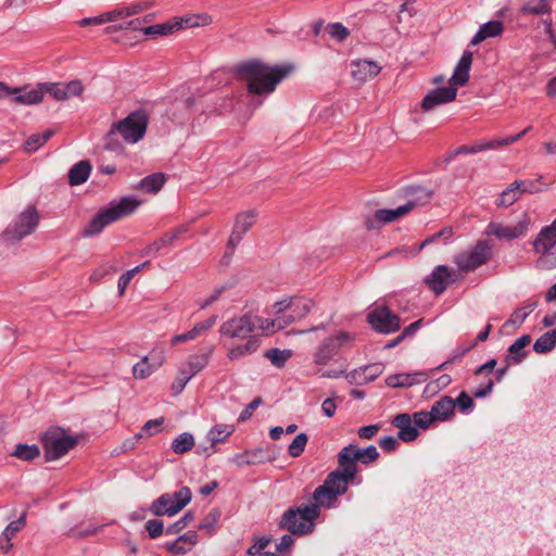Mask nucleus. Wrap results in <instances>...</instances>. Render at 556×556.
<instances>
[{
  "label": "nucleus",
  "instance_id": "nucleus-55",
  "mask_svg": "<svg viewBox=\"0 0 556 556\" xmlns=\"http://www.w3.org/2000/svg\"><path fill=\"white\" fill-rule=\"evenodd\" d=\"M164 424V418L160 417L156 419L148 420L141 428V432L143 435L152 437L155 433L161 431V426Z\"/></svg>",
  "mask_w": 556,
  "mask_h": 556
},
{
  "label": "nucleus",
  "instance_id": "nucleus-43",
  "mask_svg": "<svg viewBox=\"0 0 556 556\" xmlns=\"http://www.w3.org/2000/svg\"><path fill=\"white\" fill-rule=\"evenodd\" d=\"M194 445L193 435L189 432H184L177 437L172 443V450L176 454H184L190 451Z\"/></svg>",
  "mask_w": 556,
  "mask_h": 556
},
{
  "label": "nucleus",
  "instance_id": "nucleus-4",
  "mask_svg": "<svg viewBox=\"0 0 556 556\" xmlns=\"http://www.w3.org/2000/svg\"><path fill=\"white\" fill-rule=\"evenodd\" d=\"M337 457V469L353 483L358 471L357 462L363 465H369L379 458V452L375 445L361 448L355 444H349L341 448Z\"/></svg>",
  "mask_w": 556,
  "mask_h": 556
},
{
  "label": "nucleus",
  "instance_id": "nucleus-33",
  "mask_svg": "<svg viewBox=\"0 0 556 556\" xmlns=\"http://www.w3.org/2000/svg\"><path fill=\"white\" fill-rule=\"evenodd\" d=\"M91 164L87 160L79 161L68 172V184L78 186L87 181L91 172Z\"/></svg>",
  "mask_w": 556,
  "mask_h": 556
},
{
  "label": "nucleus",
  "instance_id": "nucleus-64",
  "mask_svg": "<svg viewBox=\"0 0 556 556\" xmlns=\"http://www.w3.org/2000/svg\"><path fill=\"white\" fill-rule=\"evenodd\" d=\"M270 540L266 536L260 538L257 542H255L253 545H251L248 548V554L251 556H255L261 553V551L265 549L267 545L269 544Z\"/></svg>",
  "mask_w": 556,
  "mask_h": 556
},
{
  "label": "nucleus",
  "instance_id": "nucleus-42",
  "mask_svg": "<svg viewBox=\"0 0 556 556\" xmlns=\"http://www.w3.org/2000/svg\"><path fill=\"white\" fill-rule=\"evenodd\" d=\"M53 134L54 131L52 129H47L42 134L31 135L24 143L25 151L28 153L37 151L53 136Z\"/></svg>",
  "mask_w": 556,
  "mask_h": 556
},
{
  "label": "nucleus",
  "instance_id": "nucleus-56",
  "mask_svg": "<svg viewBox=\"0 0 556 556\" xmlns=\"http://www.w3.org/2000/svg\"><path fill=\"white\" fill-rule=\"evenodd\" d=\"M146 530L151 539L161 536L164 532V523L160 519H150L146 522Z\"/></svg>",
  "mask_w": 556,
  "mask_h": 556
},
{
  "label": "nucleus",
  "instance_id": "nucleus-2",
  "mask_svg": "<svg viewBox=\"0 0 556 556\" xmlns=\"http://www.w3.org/2000/svg\"><path fill=\"white\" fill-rule=\"evenodd\" d=\"M148 123L149 117L144 110L131 112L124 119L118 121L111 126V129L104 139V148L113 152L122 151L123 146L118 140V136H121L127 143H137L144 137Z\"/></svg>",
  "mask_w": 556,
  "mask_h": 556
},
{
  "label": "nucleus",
  "instance_id": "nucleus-3",
  "mask_svg": "<svg viewBox=\"0 0 556 556\" xmlns=\"http://www.w3.org/2000/svg\"><path fill=\"white\" fill-rule=\"evenodd\" d=\"M140 201L131 197H124L116 203L94 215L81 231L83 237L99 235L108 225L132 214Z\"/></svg>",
  "mask_w": 556,
  "mask_h": 556
},
{
  "label": "nucleus",
  "instance_id": "nucleus-22",
  "mask_svg": "<svg viewBox=\"0 0 556 556\" xmlns=\"http://www.w3.org/2000/svg\"><path fill=\"white\" fill-rule=\"evenodd\" d=\"M447 363H442L440 366L430 369L429 371H416L414 374H395L386 378L384 382H402V379L412 378V382H424L427 380H432V382H452V378L448 375H442L439 378H434L433 374L437 370L444 368Z\"/></svg>",
  "mask_w": 556,
  "mask_h": 556
},
{
  "label": "nucleus",
  "instance_id": "nucleus-10",
  "mask_svg": "<svg viewBox=\"0 0 556 556\" xmlns=\"http://www.w3.org/2000/svg\"><path fill=\"white\" fill-rule=\"evenodd\" d=\"M492 244L488 240H480L467 254L456 257V264L463 271H471L485 264L491 256Z\"/></svg>",
  "mask_w": 556,
  "mask_h": 556
},
{
  "label": "nucleus",
  "instance_id": "nucleus-59",
  "mask_svg": "<svg viewBox=\"0 0 556 556\" xmlns=\"http://www.w3.org/2000/svg\"><path fill=\"white\" fill-rule=\"evenodd\" d=\"M263 404V399L261 396H256L239 415L238 417V421L239 422H244L247 420H249L252 415H253V412L260 407L261 405Z\"/></svg>",
  "mask_w": 556,
  "mask_h": 556
},
{
  "label": "nucleus",
  "instance_id": "nucleus-26",
  "mask_svg": "<svg viewBox=\"0 0 556 556\" xmlns=\"http://www.w3.org/2000/svg\"><path fill=\"white\" fill-rule=\"evenodd\" d=\"M472 64V52L465 51L459 59L454 73L450 79V86H465L469 80V71Z\"/></svg>",
  "mask_w": 556,
  "mask_h": 556
},
{
  "label": "nucleus",
  "instance_id": "nucleus-58",
  "mask_svg": "<svg viewBox=\"0 0 556 556\" xmlns=\"http://www.w3.org/2000/svg\"><path fill=\"white\" fill-rule=\"evenodd\" d=\"M454 402L455 407L457 406L463 413H467L473 407L472 397L465 391L460 392Z\"/></svg>",
  "mask_w": 556,
  "mask_h": 556
},
{
  "label": "nucleus",
  "instance_id": "nucleus-54",
  "mask_svg": "<svg viewBox=\"0 0 556 556\" xmlns=\"http://www.w3.org/2000/svg\"><path fill=\"white\" fill-rule=\"evenodd\" d=\"M535 306L536 303H532L527 306L516 308L506 324L521 325L530 315V313L535 308Z\"/></svg>",
  "mask_w": 556,
  "mask_h": 556
},
{
  "label": "nucleus",
  "instance_id": "nucleus-6",
  "mask_svg": "<svg viewBox=\"0 0 556 556\" xmlns=\"http://www.w3.org/2000/svg\"><path fill=\"white\" fill-rule=\"evenodd\" d=\"M350 483L338 469H334L328 473L324 483L314 490L312 497L320 507L331 508L338 496L348 492Z\"/></svg>",
  "mask_w": 556,
  "mask_h": 556
},
{
  "label": "nucleus",
  "instance_id": "nucleus-12",
  "mask_svg": "<svg viewBox=\"0 0 556 556\" xmlns=\"http://www.w3.org/2000/svg\"><path fill=\"white\" fill-rule=\"evenodd\" d=\"M256 325L251 314H244L239 317L231 318L222 324L219 332L222 336L229 338L249 339L255 330Z\"/></svg>",
  "mask_w": 556,
  "mask_h": 556
},
{
  "label": "nucleus",
  "instance_id": "nucleus-32",
  "mask_svg": "<svg viewBox=\"0 0 556 556\" xmlns=\"http://www.w3.org/2000/svg\"><path fill=\"white\" fill-rule=\"evenodd\" d=\"M263 454L264 447L248 450L243 453L235 454L231 462L238 467L260 465L264 464Z\"/></svg>",
  "mask_w": 556,
  "mask_h": 556
},
{
  "label": "nucleus",
  "instance_id": "nucleus-28",
  "mask_svg": "<svg viewBox=\"0 0 556 556\" xmlns=\"http://www.w3.org/2000/svg\"><path fill=\"white\" fill-rule=\"evenodd\" d=\"M531 336L523 334L515 340L513 344L508 348V354L505 358L507 363L519 364L526 356L530 354L529 350L526 348L531 343Z\"/></svg>",
  "mask_w": 556,
  "mask_h": 556
},
{
  "label": "nucleus",
  "instance_id": "nucleus-62",
  "mask_svg": "<svg viewBox=\"0 0 556 556\" xmlns=\"http://www.w3.org/2000/svg\"><path fill=\"white\" fill-rule=\"evenodd\" d=\"M152 5H153L152 1L146 0V1H139V2L132 3L126 8H127V12H129V16H132V15L139 14V13L148 10Z\"/></svg>",
  "mask_w": 556,
  "mask_h": 556
},
{
  "label": "nucleus",
  "instance_id": "nucleus-39",
  "mask_svg": "<svg viewBox=\"0 0 556 556\" xmlns=\"http://www.w3.org/2000/svg\"><path fill=\"white\" fill-rule=\"evenodd\" d=\"M549 10L548 0H528L520 8V13L523 15H542L548 13Z\"/></svg>",
  "mask_w": 556,
  "mask_h": 556
},
{
  "label": "nucleus",
  "instance_id": "nucleus-34",
  "mask_svg": "<svg viewBox=\"0 0 556 556\" xmlns=\"http://www.w3.org/2000/svg\"><path fill=\"white\" fill-rule=\"evenodd\" d=\"M432 413L435 415L438 421H445L454 415L455 402L451 396H443L431 407Z\"/></svg>",
  "mask_w": 556,
  "mask_h": 556
},
{
  "label": "nucleus",
  "instance_id": "nucleus-47",
  "mask_svg": "<svg viewBox=\"0 0 556 556\" xmlns=\"http://www.w3.org/2000/svg\"><path fill=\"white\" fill-rule=\"evenodd\" d=\"M222 516L219 508H212L208 514L203 518L199 525L200 530L206 531L208 534H213L215 526Z\"/></svg>",
  "mask_w": 556,
  "mask_h": 556
},
{
  "label": "nucleus",
  "instance_id": "nucleus-44",
  "mask_svg": "<svg viewBox=\"0 0 556 556\" xmlns=\"http://www.w3.org/2000/svg\"><path fill=\"white\" fill-rule=\"evenodd\" d=\"M264 356L270 361L276 367L285 366L286 362L291 357L290 350L269 349L264 353Z\"/></svg>",
  "mask_w": 556,
  "mask_h": 556
},
{
  "label": "nucleus",
  "instance_id": "nucleus-41",
  "mask_svg": "<svg viewBox=\"0 0 556 556\" xmlns=\"http://www.w3.org/2000/svg\"><path fill=\"white\" fill-rule=\"evenodd\" d=\"M410 212L409 205H401L397 208L389 210V208H381L377 210V218L382 222V224L391 223L407 213Z\"/></svg>",
  "mask_w": 556,
  "mask_h": 556
},
{
  "label": "nucleus",
  "instance_id": "nucleus-36",
  "mask_svg": "<svg viewBox=\"0 0 556 556\" xmlns=\"http://www.w3.org/2000/svg\"><path fill=\"white\" fill-rule=\"evenodd\" d=\"M261 344L258 337H249L244 344L233 346L228 352V358L230 361H237L243 356L254 353Z\"/></svg>",
  "mask_w": 556,
  "mask_h": 556
},
{
  "label": "nucleus",
  "instance_id": "nucleus-17",
  "mask_svg": "<svg viewBox=\"0 0 556 556\" xmlns=\"http://www.w3.org/2000/svg\"><path fill=\"white\" fill-rule=\"evenodd\" d=\"M530 129L531 126L527 127L526 129L516 135L508 136L503 139H494L482 143H475L472 146H460L453 151V155L478 153L488 149H497L501 147L511 144L521 139Z\"/></svg>",
  "mask_w": 556,
  "mask_h": 556
},
{
  "label": "nucleus",
  "instance_id": "nucleus-38",
  "mask_svg": "<svg viewBox=\"0 0 556 556\" xmlns=\"http://www.w3.org/2000/svg\"><path fill=\"white\" fill-rule=\"evenodd\" d=\"M165 180H166V178H165L164 174L155 173V174L144 177L140 181L139 187L142 190H144L146 192L156 193L162 189V187L165 184Z\"/></svg>",
  "mask_w": 556,
  "mask_h": 556
},
{
  "label": "nucleus",
  "instance_id": "nucleus-31",
  "mask_svg": "<svg viewBox=\"0 0 556 556\" xmlns=\"http://www.w3.org/2000/svg\"><path fill=\"white\" fill-rule=\"evenodd\" d=\"M406 195L412 198L405 204V205H409L410 211H412L416 206L427 204L433 195V190L428 189L422 186H410V187L406 188Z\"/></svg>",
  "mask_w": 556,
  "mask_h": 556
},
{
  "label": "nucleus",
  "instance_id": "nucleus-20",
  "mask_svg": "<svg viewBox=\"0 0 556 556\" xmlns=\"http://www.w3.org/2000/svg\"><path fill=\"white\" fill-rule=\"evenodd\" d=\"M456 96L457 88L453 86L432 89L424 97L421 101V109L426 112L431 111L438 105L454 101Z\"/></svg>",
  "mask_w": 556,
  "mask_h": 556
},
{
  "label": "nucleus",
  "instance_id": "nucleus-19",
  "mask_svg": "<svg viewBox=\"0 0 556 556\" xmlns=\"http://www.w3.org/2000/svg\"><path fill=\"white\" fill-rule=\"evenodd\" d=\"M530 225V217L523 214L522 218L516 225H504L502 223H491L489 232L498 239L511 240L522 236Z\"/></svg>",
  "mask_w": 556,
  "mask_h": 556
},
{
  "label": "nucleus",
  "instance_id": "nucleus-14",
  "mask_svg": "<svg viewBox=\"0 0 556 556\" xmlns=\"http://www.w3.org/2000/svg\"><path fill=\"white\" fill-rule=\"evenodd\" d=\"M353 339L350 332L341 331L337 336L324 340L315 354L316 363H328L342 348L349 345Z\"/></svg>",
  "mask_w": 556,
  "mask_h": 556
},
{
  "label": "nucleus",
  "instance_id": "nucleus-45",
  "mask_svg": "<svg viewBox=\"0 0 556 556\" xmlns=\"http://www.w3.org/2000/svg\"><path fill=\"white\" fill-rule=\"evenodd\" d=\"M296 508L299 509V516H301V520H303L305 523H315V520L320 515V506L316 502Z\"/></svg>",
  "mask_w": 556,
  "mask_h": 556
},
{
  "label": "nucleus",
  "instance_id": "nucleus-49",
  "mask_svg": "<svg viewBox=\"0 0 556 556\" xmlns=\"http://www.w3.org/2000/svg\"><path fill=\"white\" fill-rule=\"evenodd\" d=\"M312 306L313 302L311 300L293 298V304L290 311L293 316H296V319H301L311 312Z\"/></svg>",
  "mask_w": 556,
  "mask_h": 556
},
{
  "label": "nucleus",
  "instance_id": "nucleus-5",
  "mask_svg": "<svg viewBox=\"0 0 556 556\" xmlns=\"http://www.w3.org/2000/svg\"><path fill=\"white\" fill-rule=\"evenodd\" d=\"M47 462L60 459L78 444V438L60 427H51L40 437Z\"/></svg>",
  "mask_w": 556,
  "mask_h": 556
},
{
  "label": "nucleus",
  "instance_id": "nucleus-50",
  "mask_svg": "<svg viewBox=\"0 0 556 556\" xmlns=\"http://www.w3.org/2000/svg\"><path fill=\"white\" fill-rule=\"evenodd\" d=\"M26 523V511H24L21 517L12 522H10L2 532V541L12 540V538L20 532Z\"/></svg>",
  "mask_w": 556,
  "mask_h": 556
},
{
  "label": "nucleus",
  "instance_id": "nucleus-57",
  "mask_svg": "<svg viewBox=\"0 0 556 556\" xmlns=\"http://www.w3.org/2000/svg\"><path fill=\"white\" fill-rule=\"evenodd\" d=\"M329 35L339 41H343L350 35L349 29L341 23H331L328 25Z\"/></svg>",
  "mask_w": 556,
  "mask_h": 556
},
{
  "label": "nucleus",
  "instance_id": "nucleus-29",
  "mask_svg": "<svg viewBox=\"0 0 556 556\" xmlns=\"http://www.w3.org/2000/svg\"><path fill=\"white\" fill-rule=\"evenodd\" d=\"M18 92L14 93L13 101L18 104L31 105L42 101L43 94L40 84L36 88L28 90L27 86L15 87Z\"/></svg>",
  "mask_w": 556,
  "mask_h": 556
},
{
  "label": "nucleus",
  "instance_id": "nucleus-16",
  "mask_svg": "<svg viewBox=\"0 0 556 556\" xmlns=\"http://www.w3.org/2000/svg\"><path fill=\"white\" fill-rule=\"evenodd\" d=\"M165 356L162 349H153L140 362L134 365L132 375L135 379L143 380L149 378L164 363Z\"/></svg>",
  "mask_w": 556,
  "mask_h": 556
},
{
  "label": "nucleus",
  "instance_id": "nucleus-23",
  "mask_svg": "<svg viewBox=\"0 0 556 556\" xmlns=\"http://www.w3.org/2000/svg\"><path fill=\"white\" fill-rule=\"evenodd\" d=\"M186 24L189 27L198 26L199 23L194 17H187L185 20L175 21V22H166L163 24H154L148 27L142 28V33L147 36L159 37V36H167L173 34L175 30L181 29L182 24Z\"/></svg>",
  "mask_w": 556,
  "mask_h": 556
},
{
  "label": "nucleus",
  "instance_id": "nucleus-46",
  "mask_svg": "<svg viewBox=\"0 0 556 556\" xmlns=\"http://www.w3.org/2000/svg\"><path fill=\"white\" fill-rule=\"evenodd\" d=\"M521 193L518 189H515V184L511 182L508 188H506L500 195L496 204L497 206L508 207L513 205L519 198Z\"/></svg>",
  "mask_w": 556,
  "mask_h": 556
},
{
  "label": "nucleus",
  "instance_id": "nucleus-37",
  "mask_svg": "<svg viewBox=\"0 0 556 556\" xmlns=\"http://www.w3.org/2000/svg\"><path fill=\"white\" fill-rule=\"evenodd\" d=\"M11 456L25 462H31L40 456V448L36 444L29 445L20 443L15 446L14 451L11 453Z\"/></svg>",
  "mask_w": 556,
  "mask_h": 556
},
{
  "label": "nucleus",
  "instance_id": "nucleus-21",
  "mask_svg": "<svg viewBox=\"0 0 556 556\" xmlns=\"http://www.w3.org/2000/svg\"><path fill=\"white\" fill-rule=\"evenodd\" d=\"M453 273L447 266L439 265L425 278V283L435 295H440L454 282L452 278Z\"/></svg>",
  "mask_w": 556,
  "mask_h": 556
},
{
  "label": "nucleus",
  "instance_id": "nucleus-63",
  "mask_svg": "<svg viewBox=\"0 0 556 556\" xmlns=\"http://www.w3.org/2000/svg\"><path fill=\"white\" fill-rule=\"evenodd\" d=\"M380 447L388 453L394 452L399 446V441L394 437H386L379 441Z\"/></svg>",
  "mask_w": 556,
  "mask_h": 556
},
{
  "label": "nucleus",
  "instance_id": "nucleus-25",
  "mask_svg": "<svg viewBox=\"0 0 556 556\" xmlns=\"http://www.w3.org/2000/svg\"><path fill=\"white\" fill-rule=\"evenodd\" d=\"M413 424L414 419L407 413L397 414L392 420V425L399 429V439L403 442H412L417 439L419 431Z\"/></svg>",
  "mask_w": 556,
  "mask_h": 556
},
{
  "label": "nucleus",
  "instance_id": "nucleus-13",
  "mask_svg": "<svg viewBox=\"0 0 556 556\" xmlns=\"http://www.w3.org/2000/svg\"><path fill=\"white\" fill-rule=\"evenodd\" d=\"M368 324L378 332L391 333L401 327L400 317L387 306L378 307L367 315Z\"/></svg>",
  "mask_w": 556,
  "mask_h": 556
},
{
  "label": "nucleus",
  "instance_id": "nucleus-30",
  "mask_svg": "<svg viewBox=\"0 0 556 556\" xmlns=\"http://www.w3.org/2000/svg\"><path fill=\"white\" fill-rule=\"evenodd\" d=\"M503 29L504 26L501 21H490L484 23L471 39L470 45L477 46L488 38L496 37L503 33Z\"/></svg>",
  "mask_w": 556,
  "mask_h": 556
},
{
  "label": "nucleus",
  "instance_id": "nucleus-48",
  "mask_svg": "<svg viewBox=\"0 0 556 556\" xmlns=\"http://www.w3.org/2000/svg\"><path fill=\"white\" fill-rule=\"evenodd\" d=\"M414 425L416 428L428 429L433 422L438 421L432 410H420L413 414Z\"/></svg>",
  "mask_w": 556,
  "mask_h": 556
},
{
  "label": "nucleus",
  "instance_id": "nucleus-27",
  "mask_svg": "<svg viewBox=\"0 0 556 556\" xmlns=\"http://www.w3.org/2000/svg\"><path fill=\"white\" fill-rule=\"evenodd\" d=\"M381 71L378 63L369 60H357L352 62V76L355 80L366 81L376 77Z\"/></svg>",
  "mask_w": 556,
  "mask_h": 556
},
{
  "label": "nucleus",
  "instance_id": "nucleus-53",
  "mask_svg": "<svg viewBox=\"0 0 556 556\" xmlns=\"http://www.w3.org/2000/svg\"><path fill=\"white\" fill-rule=\"evenodd\" d=\"M555 345L556 343L554 339L547 331L544 334H542L539 339H536L533 345V350L539 354H544L551 352L555 348Z\"/></svg>",
  "mask_w": 556,
  "mask_h": 556
},
{
  "label": "nucleus",
  "instance_id": "nucleus-60",
  "mask_svg": "<svg viewBox=\"0 0 556 556\" xmlns=\"http://www.w3.org/2000/svg\"><path fill=\"white\" fill-rule=\"evenodd\" d=\"M515 189H518L520 193H533L539 191L536 188V182L533 180H515Z\"/></svg>",
  "mask_w": 556,
  "mask_h": 556
},
{
  "label": "nucleus",
  "instance_id": "nucleus-11",
  "mask_svg": "<svg viewBox=\"0 0 556 556\" xmlns=\"http://www.w3.org/2000/svg\"><path fill=\"white\" fill-rule=\"evenodd\" d=\"M384 369V365L382 363H374L370 365L362 366L357 369H354L349 375H345L344 369H331V370H319V378H328V379H340V378H352L354 380L361 379L365 382H371L377 379Z\"/></svg>",
  "mask_w": 556,
  "mask_h": 556
},
{
  "label": "nucleus",
  "instance_id": "nucleus-61",
  "mask_svg": "<svg viewBox=\"0 0 556 556\" xmlns=\"http://www.w3.org/2000/svg\"><path fill=\"white\" fill-rule=\"evenodd\" d=\"M254 323L256 327L261 328L263 331H277L276 318L274 319H263L257 316H253Z\"/></svg>",
  "mask_w": 556,
  "mask_h": 556
},
{
  "label": "nucleus",
  "instance_id": "nucleus-15",
  "mask_svg": "<svg viewBox=\"0 0 556 556\" xmlns=\"http://www.w3.org/2000/svg\"><path fill=\"white\" fill-rule=\"evenodd\" d=\"M42 94L49 93L56 101L67 100L70 97H78L84 91L80 80L70 83H40Z\"/></svg>",
  "mask_w": 556,
  "mask_h": 556
},
{
  "label": "nucleus",
  "instance_id": "nucleus-8",
  "mask_svg": "<svg viewBox=\"0 0 556 556\" xmlns=\"http://www.w3.org/2000/svg\"><path fill=\"white\" fill-rule=\"evenodd\" d=\"M39 224V215L34 206H28L23 211L15 222L10 225L2 233V239L7 242H16L24 237L33 233Z\"/></svg>",
  "mask_w": 556,
  "mask_h": 556
},
{
  "label": "nucleus",
  "instance_id": "nucleus-9",
  "mask_svg": "<svg viewBox=\"0 0 556 556\" xmlns=\"http://www.w3.org/2000/svg\"><path fill=\"white\" fill-rule=\"evenodd\" d=\"M534 252L541 256L536 260L535 266L544 269L556 266L555 262H549V252L556 245V218L548 226L541 229L536 238L533 240Z\"/></svg>",
  "mask_w": 556,
  "mask_h": 556
},
{
  "label": "nucleus",
  "instance_id": "nucleus-7",
  "mask_svg": "<svg viewBox=\"0 0 556 556\" xmlns=\"http://www.w3.org/2000/svg\"><path fill=\"white\" fill-rule=\"evenodd\" d=\"M192 498V492L188 486L180 488L177 492L164 493L149 507L152 515L161 516H174L178 514L185 506H187Z\"/></svg>",
  "mask_w": 556,
  "mask_h": 556
},
{
  "label": "nucleus",
  "instance_id": "nucleus-1",
  "mask_svg": "<svg viewBox=\"0 0 556 556\" xmlns=\"http://www.w3.org/2000/svg\"><path fill=\"white\" fill-rule=\"evenodd\" d=\"M294 70L293 64L268 66L257 60L240 63L236 66L237 77L247 84L250 94L271 93L277 85Z\"/></svg>",
  "mask_w": 556,
  "mask_h": 556
},
{
  "label": "nucleus",
  "instance_id": "nucleus-52",
  "mask_svg": "<svg viewBox=\"0 0 556 556\" xmlns=\"http://www.w3.org/2000/svg\"><path fill=\"white\" fill-rule=\"evenodd\" d=\"M193 520H194V514L192 511H187V513H185V515L179 520H177L176 522L169 525L166 528L165 533L168 534V535L178 534L185 528H187V526L191 521H193Z\"/></svg>",
  "mask_w": 556,
  "mask_h": 556
},
{
  "label": "nucleus",
  "instance_id": "nucleus-18",
  "mask_svg": "<svg viewBox=\"0 0 556 556\" xmlns=\"http://www.w3.org/2000/svg\"><path fill=\"white\" fill-rule=\"evenodd\" d=\"M279 528L287 530L290 534L301 536L312 533L315 529V523H305L301 520L298 508H289L283 513L279 521Z\"/></svg>",
  "mask_w": 556,
  "mask_h": 556
},
{
  "label": "nucleus",
  "instance_id": "nucleus-40",
  "mask_svg": "<svg viewBox=\"0 0 556 556\" xmlns=\"http://www.w3.org/2000/svg\"><path fill=\"white\" fill-rule=\"evenodd\" d=\"M235 431L232 426L229 425H216L207 433V440L211 443V448L219 443L224 442Z\"/></svg>",
  "mask_w": 556,
  "mask_h": 556
},
{
  "label": "nucleus",
  "instance_id": "nucleus-35",
  "mask_svg": "<svg viewBox=\"0 0 556 556\" xmlns=\"http://www.w3.org/2000/svg\"><path fill=\"white\" fill-rule=\"evenodd\" d=\"M256 217L257 212L255 210L239 213L236 216L232 231L237 232V235L243 238V235L248 232L254 225Z\"/></svg>",
  "mask_w": 556,
  "mask_h": 556
},
{
  "label": "nucleus",
  "instance_id": "nucleus-51",
  "mask_svg": "<svg viewBox=\"0 0 556 556\" xmlns=\"http://www.w3.org/2000/svg\"><path fill=\"white\" fill-rule=\"evenodd\" d=\"M308 437L306 433H299L288 446V453L291 457H299L305 450Z\"/></svg>",
  "mask_w": 556,
  "mask_h": 556
},
{
  "label": "nucleus",
  "instance_id": "nucleus-24",
  "mask_svg": "<svg viewBox=\"0 0 556 556\" xmlns=\"http://www.w3.org/2000/svg\"><path fill=\"white\" fill-rule=\"evenodd\" d=\"M207 354L192 355L181 364L177 374V382H189L199 371L207 365Z\"/></svg>",
  "mask_w": 556,
  "mask_h": 556
}]
</instances>
